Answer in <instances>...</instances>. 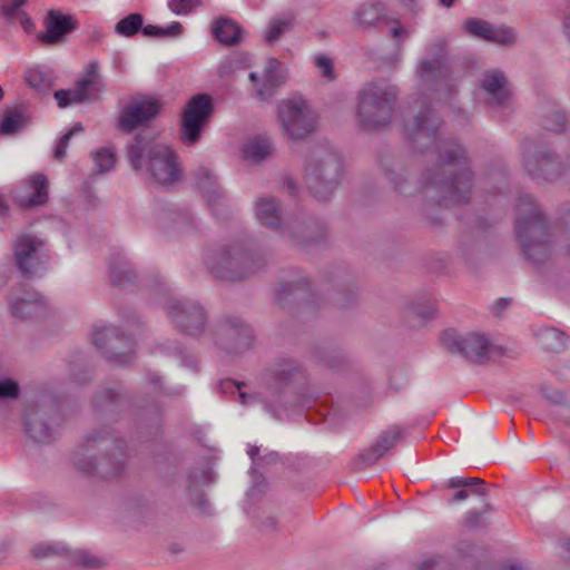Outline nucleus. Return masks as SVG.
Masks as SVG:
<instances>
[{"instance_id":"nucleus-33","label":"nucleus","mask_w":570,"mask_h":570,"mask_svg":"<svg viewBox=\"0 0 570 570\" xmlns=\"http://www.w3.org/2000/svg\"><path fill=\"white\" fill-rule=\"evenodd\" d=\"M127 404V396L122 386L106 387L94 399V406L101 413L116 412Z\"/></svg>"},{"instance_id":"nucleus-17","label":"nucleus","mask_w":570,"mask_h":570,"mask_svg":"<svg viewBox=\"0 0 570 570\" xmlns=\"http://www.w3.org/2000/svg\"><path fill=\"white\" fill-rule=\"evenodd\" d=\"M215 344L227 353H243L253 341L250 326L240 317L228 315L218 321L213 331Z\"/></svg>"},{"instance_id":"nucleus-1","label":"nucleus","mask_w":570,"mask_h":570,"mask_svg":"<svg viewBox=\"0 0 570 570\" xmlns=\"http://www.w3.org/2000/svg\"><path fill=\"white\" fill-rule=\"evenodd\" d=\"M441 124L442 119L438 112L431 106L422 105L404 126L414 151L436 154L435 166L422 173V190L431 194V197L442 206L465 204L472 197L473 171L462 145L455 141H440Z\"/></svg>"},{"instance_id":"nucleus-10","label":"nucleus","mask_w":570,"mask_h":570,"mask_svg":"<svg viewBox=\"0 0 570 570\" xmlns=\"http://www.w3.org/2000/svg\"><path fill=\"white\" fill-rule=\"evenodd\" d=\"M277 111L282 134L287 139L302 140L317 128L316 117L302 97L279 101Z\"/></svg>"},{"instance_id":"nucleus-51","label":"nucleus","mask_w":570,"mask_h":570,"mask_svg":"<svg viewBox=\"0 0 570 570\" xmlns=\"http://www.w3.org/2000/svg\"><path fill=\"white\" fill-rule=\"evenodd\" d=\"M212 470L208 466L194 469L187 478V490L191 494L199 487L209 484L213 481Z\"/></svg>"},{"instance_id":"nucleus-16","label":"nucleus","mask_w":570,"mask_h":570,"mask_svg":"<svg viewBox=\"0 0 570 570\" xmlns=\"http://www.w3.org/2000/svg\"><path fill=\"white\" fill-rule=\"evenodd\" d=\"M45 242L31 234H21L13 242V256L19 272L27 278L38 276L48 261Z\"/></svg>"},{"instance_id":"nucleus-39","label":"nucleus","mask_w":570,"mask_h":570,"mask_svg":"<svg viewBox=\"0 0 570 570\" xmlns=\"http://www.w3.org/2000/svg\"><path fill=\"white\" fill-rule=\"evenodd\" d=\"M385 18L384 4L380 1L360 6L354 14L353 21L358 28L368 29L375 27L379 21Z\"/></svg>"},{"instance_id":"nucleus-60","label":"nucleus","mask_w":570,"mask_h":570,"mask_svg":"<svg viewBox=\"0 0 570 570\" xmlns=\"http://www.w3.org/2000/svg\"><path fill=\"white\" fill-rule=\"evenodd\" d=\"M158 350H159V353H161V354H170V355L173 354V355L180 356V363L185 366H188L191 368H195V366H196V362L193 358L187 357L185 355L184 351L178 345L171 346L170 344L163 343V344L158 345Z\"/></svg>"},{"instance_id":"nucleus-53","label":"nucleus","mask_w":570,"mask_h":570,"mask_svg":"<svg viewBox=\"0 0 570 570\" xmlns=\"http://www.w3.org/2000/svg\"><path fill=\"white\" fill-rule=\"evenodd\" d=\"M26 79L28 85L40 94H47L52 87V81L39 70H30Z\"/></svg>"},{"instance_id":"nucleus-52","label":"nucleus","mask_w":570,"mask_h":570,"mask_svg":"<svg viewBox=\"0 0 570 570\" xmlns=\"http://www.w3.org/2000/svg\"><path fill=\"white\" fill-rule=\"evenodd\" d=\"M219 387L223 393L237 392L239 401L244 405L253 404L254 402H259V392L254 394H247L240 390V384L233 380L226 379L220 381Z\"/></svg>"},{"instance_id":"nucleus-35","label":"nucleus","mask_w":570,"mask_h":570,"mask_svg":"<svg viewBox=\"0 0 570 570\" xmlns=\"http://www.w3.org/2000/svg\"><path fill=\"white\" fill-rule=\"evenodd\" d=\"M281 63L277 59H268L262 85L257 86V96L261 100H266L274 95L277 87L284 83L285 77L279 72Z\"/></svg>"},{"instance_id":"nucleus-29","label":"nucleus","mask_w":570,"mask_h":570,"mask_svg":"<svg viewBox=\"0 0 570 570\" xmlns=\"http://www.w3.org/2000/svg\"><path fill=\"white\" fill-rule=\"evenodd\" d=\"M31 120L29 108L21 104L3 111L0 122V134L3 136H13L24 129Z\"/></svg>"},{"instance_id":"nucleus-11","label":"nucleus","mask_w":570,"mask_h":570,"mask_svg":"<svg viewBox=\"0 0 570 570\" xmlns=\"http://www.w3.org/2000/svg\"><path fill=\"white\" fill-rule=\"evenodd\" d=\"M60 422L61 415L53 400H37L28 404L24 430L35 442L49 443L55 440Z\"/></svg>"},{"instance_id":"nucleus-8","label":"nucleus","mask_w":570,"mask_h":570,"mask_svg":"<svg viewBox=\"0 0 570 570\" xmlns=\"http://www.w3.org/2000/svg\"><path fill=\"white\" fill-rule=\"evenodd\" d=\"M343 159L330 145L320 144L304 163V181L308 193L321 202H327L343 178Z\"/></svg>"},{"instance_id":"nucleus-3","label":"nucleus","mask_w":570,"mask_h":570,"mask_svg":"<svg viewBox=\"0 0 570 570\" xmlns=\"http://www.w3.org/2000/svg\"><path fill=\"white\" fill-rule=\"evenodd\" d=\"M307 385V373L297 360L279 358L267 371L265 386L259 391V402L274 417L281 412L305 404L299 392Z\"/></svg>"},{"instance_id":"nucleus-37","label":"nucleus","mask_w":570,"mask_h":570,"mask_svg":"<svg viewBox=\"0 0 570 570\" xmlns=\"http://www.w3.org/2000/svg\"><path fill=\"white\" fill-rule=\"evenodd\" d=\"M32 190L30 196L20 197L18 204L23 209L42 206L48 202V179L43 174H37L29 180Z\"/></svg>"},{"instance_id":"nucleus-46","label":"nucleus","mask_w":570,"mask_h":570,"mask_svg":"<svg viewBox=\"0 0 570 570\" xmlns=\"http://www.w3.org/2000/svg\"><path fill=\"white\" fill-rule=\"evenodd\" d=\"M140 31L146 37L178 38L183 35L184 27L180 22L174 21L166 28L154 24H142V29H140Z\"/></svg>"},{"instance_id":"nucleus-58","label":"nucleus","mask_w":570,"mask_h":570,"mask_svg":"<svg viewBox=\"0 0 570 570\" xmlns=\"http://www.w3.org/2000/svg\"><path fill=\"white\" fill-rule=\"evenodd\" d=\"M446 487L475 489L479 487H485V482L479 478L454 476L446 481Z\"/></svg>"},{"instance_id":"nucleus-50","label":"nucleus","mask_w":570,"mask_h":570,"mask_svg":"<svg viewBox=\"0 0 570 570\" xmlns=\"http://www.w3.org/2000/svg\"><path fill=\"white\" fill-rule=\"evenodd\" d=\"M116 161L115 153L111 148L105 147L94 154L96 174H105L114 168Z\"/></svg>"},{"instance_id":"nucleus-41","label":"nucleus","mask_w":570,"mask_h":570,"mask_svg":"<svg viewBox=\"0 0 570 570\" xmlns=\"http://www.w3.org/2000/svg\"><path fill=\"white\" fill-rule=\"evenodd\" d=\"M273 151V144L269 139L256 137L248 141L243 149L244 157L253 163L265 160Z\"/></svg>"},{"instance_id":"nucleus-9","label":"nucleus","mask_w":570,"mask_h":570,"mask_svg":"<svg viewBox=\"0 0 570 570\" xmlns=\"http://www.w3.org/2000/svg\"><path fill=\"white\" fill-rule=\"evenodd\" d=\"M431 58L421 60L415 69L422 87L436 92L449 94L458 86V78L449 68L442 41L428 47Z\"/></svg>"},{"instance_id":"nucleus-64","label":"nucleus","mask_w":570,"mask_h":570,"mask_svg":"<svg viewBox=\"0 0 570 570\" xmlns=\"http://www.w3.org/2000/svg\"><path fill=\"white\" fill-rule=\"evenodd\" d=\"M357 298V291L355 287L342 288L337 292L335 301L340 307H347Z\"/></svg>"},{"instance_id":"nucleus-19","label":"nucleus","mask_w":570,"mask_h":570,"mask_svg":"<svg viewBox=\"0 0 570 570\" xmlns=\"http://www.w3.org/2000/svg\"><path fill=\"white\" fill-rule=\"evenodd\" d=\"M155 224L167 232L187 234L196 228L194 215L184 207L158 202L153 207Z\"/></svg>"},{"instance_id":"nucleus-59","label":"nucleus","mask_w":570,"mask_h":570,"mask_svg":"<svg viewBox=\"0 0 570 570\" xmlns=\"http://www.w3.org/2000/svg\"><path fill=\"white\" fill-rule=\"evenodd\" d=\"M459 490L449 499V503H456L466 500L471 495L485 498L488 494L485 487H479L475 489L458 488Z\"/></svg>"},{"instance_id":"nucleus-45","label":"nucleus","mask_w":570,"mask_h":570,"mask_svg":"<svg viewBox=\"0 0 570 570\" xmlns=\"http://www.w3.org/2000/svg\"><path fill=\"white\" fill-rule=\"evenodd\" d=\"M55 99L60 108H66L71 104L82 102L88 99V90L77 83L73 89H60L55 91Z\"/></svg>"},{"instance_id":"nucleus-56","label":"nucleus","mask_w":570,"mask_h":570,"mask_svg":"<svg viewBox=\"0 0 570 570\" xmlns=\"http://www.w3.org/2000/svg\"><path fill=\"white\" fill-rule=\"evenodd\" d=\"M416 570H453V566L443 556H434L422 560Z\"/></svg>"},{"instance_id":"nucleus-4","label":"nucleus","mask_w":570,"mask_h":570,"mask_svg":"<svg viewBox=\"0 0 570 570\" xmlns=\"http://www.w3.org/2000/svg\"><path fill=\"white\" fill-rule=\"evenodd\" d=\"M514 230L529 262L543 264L551 257L554 234L540 206L529 194L520 195L515 204Z\"/></svg>"},{"instance_id":"nucleus-27","label":"nucleus","mask_w":570,"mask_h":570,"mask_svg":"<svg viewBox=\"0 0 570 570\" xmlns=\"http://www.w3.org/2000/svg\"><path fill=\"white\" fill-rule=\"evenodd\" d=\"M196 186L210 207L226 204L224 189L219 185L217 175L208 167L200 166L195 171Z\"/></svg>"},{"instance_id":"nucleus-31","label":"nucleus","mask_w":570,"mask_h":570,"mask_svg":"<svg viewBox=\"0 0 570 570\" xmlns=\"http://www.w3.org/2000/svg\"><path fill=\"white\" fill-rule=\"evenodd\" d=\"M109 277L112 285L121 288L136 284L138 279L132 265L120 255L110 261Z\"/></svg>"},{"instance_id":"nucleus-49","label":"nucleus","mask_w":570,"mask_h":570,"mask_svg":"<svg viewBox=\"0 0 570 570\" xmlns=\"http://www.w3.org/2000/svg\"><path fill=\"white\" fill-rule=\"evenodd\" d=\"M489 502H484L481 510H470L464 514L463 524L465 528L475 530L488 527L487 514L492 510Z\"/></svg>"},{"instance_id":"nucleus-61","label":"nucleus","mask_w":570,"mask_h":570,"mask_svg":"<svg viewBox=\"0 0 570 570\" xmlns=\"http://www.w3.org/2000/svg\"><path fill=\"white\" fill-rule=\"evenodd\" d=\"M20 389L16 381L7 377H0V400L17 399Z\"/></svg>"},{"instance_id":"nucleus-5","label":"nucleus","mask_w":570,"mask_h":570,"mask_svg":"<svg viewBox=\"0 0 570 570\" xmlns=\"http://www.w3.org/2000/svg\"><path fill=\"white\" fill-rule=\"evenodd\" d=\"M126 157L132 170L145 174L154 184L168 187L180 179L181 168L176 151L141 134L127 145Z\"/></svg>"},{"instance_id":"nucleus-30","label":"nucleus","mask_w":570,"mask_h":570,"mask_svg":"<svg viewBox=\"0 0 570 570\" xmlns=\"http://www.w3.org/2000/svg\"><path fill=\"white\" fill-rule=\"evenodd\" d=\"M312 354L315 361L332 370L342 368L348 361V355L342 347L330 343L315 345Z\"/></svg>"},{"instance_id":"nucleus-28","label":"nucleus","mask_w":570,"mask_h":570,"mask_svg":"<svg viewBox=\"0 0 570 570\" xmlns=\"http://www.w3.org/2000/svg\"><path fill=\"white\" fill-rule=\"evenodd\" d=\"M481 89L487 94L489 102L494 106H502L510 97L508 79L504 72L498 69L484 71Z\"/></svg>"},{"instance_id":"nucleus-12","label":"nucleus","mask_w":570,"mask_h":570,"mask_svg":"<svg viewBox=\"0 0 570 570\" xmlns=\"http://www.w3.org/2000/svg\"><path fill=\"white\" fill-rule=\"evenodd\" d=\"M441 341L450 353L461 355L476 364H484L498 352V347L485 335L478 332L459 334L455 331H445Z\"/></svg>"},{"instance_id":"nucleus-36","label":"nucleus","mask_w":570,"mask_h":570,"mask_svg":"<svg viewBox=\"0 0 570 570\" xmlns=\"http://www.w3.org/2000/svg\"><path fill=\"white\" fill-rule=\"evenodd\" d=\"M539 121L543 129L562 132L567 126V116L556 102L548 101L539 108Z\"/></svg>"},{"instance_id":"nucleus-43","label":"nucleus","mask_w":570,"mask_h":570,"mask_svg":"<svg viewBox=\"0 0 570 570\" xmlns=\"http://www.w3.org/2000/svg\"><path fill=\"white\" fill-rule=\"evenodd\" d=\"M541 346L549 352H561L567 346V336L561 331L550 327L538 335Z\"/></svg>"},{"instance_id":"nucleus-38","label":"nucleus","mask_w":570,"mask_h":570,"mask_svg":"<svg viewBox=\"0 0 570 570\" xmlns=\"http://www.w3.org/2000/svg\"><path fill=\"white\" fill-rule=\"evenodd\" d=\"M240 26L230 18H219L213 24V36L225 46H236L240 42Z\"/></svg>"},{"instance_id":"nucleus-32","label":"nucleus","mask_w":570,"mask_h":570,"mask_svg":"<svg viewBox=\"0 0 570 570\" xmlns=\"http://www.w3.org/2000/svg\"><path fill=\"white\" fill-rule=\"evenodd\" d=\"M256 216L259 223L274 230L282 228L281 208L276 198L262 197L256 202Z\"/></svg>"},{"instance_id":"nucleus-7","label":"nucleus","mask_w":570,"mask_h":570,"mask_svg":"<svg viewBox=\"0 0 570 570\" xmlns=\"http://www.w3.org/2000/svg\"><path fill=\"white\" fill-rule=\"evenodd\" d=\"M205 265L216 281L239 283L261 272L266 262L263 256L252 253L243 242L235 240L212 248Z\"/></svg>"},{"instance_id":"nucleus-6","label":"nucleus","mask_w":570,"mask_h":570,"mask_svg":"<svg viewBox=\"0 0 570 570\" xmlns=\"http://www.w3.org/2000/svg\"><path fill=\"white\" fill-rule=\"evenodd\" d=\"M399 94V88L386 79L365 83L357 95V127L367 132H382L389 129Z\"/></svg>"},{"instance_id":"nucleus-44","label":"nucleus","mask_w":570,"mask_h":570,"mask_svg":"<svg viewBox=\"0 0 570 570\" xmlns=\"http://www.w3.org/2000/svg\"><path fill=\"white\" fill-rule=\"evenodd\" d=\"M142 14L134 12L120 19L115 26V31L119 36L131 38L142 29Z\"/></svg>"},{"instance_id":"nucleus-21","label":"nucleus","mask_w":570,"mask_h":570,"mask_svg":"<svg viewBox=\"0 0 570 570\" xmlns=\"http://www.w3.org/2000/svg\"><path fill=\"white\" fill-rule=\"evenodd\" d=\"M160 105L155 99H140L127 104L119 112L117 125L124 132H132L140 126L147 125L159 114Z\"/></svg>"},{"instance_id":"nucleus-63","label":"nucleus","mask_w":570,"mask_h":570,"mask_svg":"<svg viewBox=\"0 0 570 570\" xmlns=\"http://www.w3.org/2000/svg\"><path fill=\"white\" fill-rule=\"evenodd\" d=\"M315 65L320 69L323 77L328 80L335 79L334 65L332 59L326 55H318L315 58Z\"/></svg>"},{"instance_id":"nucleus-22","label":"nucleus","mask_w":570,"mask_h":570,"mask_svg":"<svg viewBox=\"0 0 570 570\" xmlns=\"http://www.w3.org/2000/svg\"><path fill=\"white\" fill-rule=\"evenodd\" d=\"M463 28L472 37L500 46L510 47L518 40V33L513 28L508 26L495 27L491 22L479 18L466 19Z\"/></svg>"},{"instance_id":"nucleus-15","label":"nucleus","mask_w":570,"mask_h":570,"mask_svg":"<svg viewBox=\"0 0 570 570\" xmlns=\"http://www.w3.org/2000/svg\"><path fill=\"white\" fill-rule=\"evenodd\" d=\"M94 342L101 354L115 365L134 361V343L130 335L116 326H104L94 332Z\"/></svg>"},{"instance_id":"nucleus-42","label":"nucleus","mask_w":570,"mask_h":570,"mask_svg":"<svg viewBox=\"0 0 570 570\" xmlns=\"http://www.w3.org/2000/svg\"><path fill=\"white\" fill-rule=\"evenodd\" d=\"M68 554L67 567L76 566L85 569H100L107 564L104 558L88 550H69Z\"/></svg>"},{"instance_id":"nucleus-57","label":"nucleus","mask_w":570,"mask_h":570,"mask_svg":"<svg viewBox=\"0 0 570 570\" xmlns=\"http://www.w3.org/2000/svg\"><path fill=\"white\" fill-rule=\"evenodd\" d=\"M27 0H12L9 3H3L0 7V18L7 21H12L14 18H19V13L22 11L20 8L26 4Z\"/></svg>"},{"instance_id":"nucleus-62","label":"nucleus","mask_w":570,"mask_h":570,"mask_svg":"<svg viewBox=\"0 0 570 570\" xmlns=\"http://www.w3.org/2000/svg\"><path fill=\"white\" fill-rule=\"evenodd\" d=\"M98 69H99V63L98 61L94 60V61H90L86 69H85V75L82 78H80L77 83L80 85L82 88L87 89L90 87V86H94L95 85V80L97 78V75H98Z\"/></svg>"},{"instance_id":"nucleus-48","label":"nucleus","mask_w":570,"mask_h":570,"mask_svg":"<svg viewBox=\"0 0 570 570\" xmlns=\"http://www.w3.org/2000/svg\"><path fill=\"white\" fill-rule=\"evenodd\" d=\"M294 28V18L288 17L284 19L274 18L271 20L266 31L265 40L269 43L278 40L284 33Z\"/></svg>"},{"instance_id":"nucleus-55","label":"nucleus","mask_w":570,"mask_h":570,"mask_svg":"<svg viewBox=\"0 0 570 570\" xmlns=\"http://www.w3.org/2000/svg\"><path fill=\"white\" fill-rule=\"evenodd\" d=\"M168 9L177 16H186L202 6L200 0H169Z\"/></svg>"},{"instance_id":"nucleus-24","label":"nucleus","mask_w":570,"mask_h":570,"mask_svg":"<svg viewBox=\"0 0 570 570\" xmlns=\"http://www.w3.org/2000/svg\"><path fill=\"white\" fill-rule=\"evenodd\" d=\"M11 314L21 320L41 316L47 311L42 295L32 288L21 286L9 301Z\"/></svg>"},{"instance_id":"nucleus-20","label":"nucleus","mask_w":570,"mask_h":570,"mask_svg":"<svg viewBox=\"0 0 570 570\" xmlns=\"http://www.w3.org/2000/svg\"><path fill=\"white\" fill-rule=\"evenodd\" d=\"M524 168L534 179L553 180L563 174L558 156L547 146L524 153Z\"/></svg>"},{"instance_id":"nucleus-34","label":"nucleus","mask_w":570,"mask_h":570,"mask_svg":"<svg viewBox=\"0 0 570 570\" xmlns=\"http://www.w3.org/2000/svg\"><path fill=\"white\" fill-rule=\"evenodd\" d=\"M279 292L284 299L291 297L293 301L306 306L314 303L315 294L311 291L309 281L305 277L282 283Z\"/></svg>"},{"instance_id":"nucleus-47","label":"nucleus","mask_w":570,"mask_h":570,"mask_svg":"<svg viewBox=\"0 0 570 570\" xmlns=\"http://www.w3.org/2000/svg\"><path fill=\"white\" fill-rule=\"evenodd\" d=\"M541 392L544 399L559 406L558 415L570 423V401L560 391L549 386H542Z\"/></svg>"},{"instance_id":"nucleus-54","label":"nucleus","mask_w":570,"mask_h":570,"mask_svg":"<svg viewBox=\"0 0 570 570\" xmlns=\"http://www.w3.org/2000/svg\"><path fill=\"white\" fill-rule=\"evenodd\" d=\"M83 130V127L80 122H77L69 129L57 142L53 157L57 160H61L67 155V148L69 146L70 139L77 134Z\"/></svg>"},{"instance_id":"nucleus-14","label":"nucleus","mask_w":570,"mask_h":570,"mask_svg":"<svg viewBox=\"0 0 570 570\" xmlns=\"http://www.w3.org/2000/svg\"><path fill=\"white\" fill-rule=\"evenodd\" d=\"M165 311L173 326L180 333L198 337L205 332L207 314L198 302L173 298L165 305Z\"/></svg>"},{"instance_id":"nucleus-25","label":"nucleus","mask_w":570,"mask_h":570,"mask_svg":"<svg viewBox=\"0 0 570 570\" xmlns=\"http://www.w3.org/2000/svg\"><path fill=\"white\" fill-rule=\"evenodd\" d=\"M380 163L384 176L392 185L393 189L403 195H412L415 187L412 186L407 167L397 156L383 153L380 156Z\"/></svg>"},{"instance_id":"nucleus-2","label":"nucleus","mask_w":570,"mask_h":570,"mask_svg":"<svg viewBox=\"0 0 570 570\" xmlns=\"http://www.w3.org/2000/svg\"><path fill=\"white\" fill-rule=\"evenodd\" d=\"M129 459L125 438L114 428L102 426L87 433L72 455L80 472L104 480L124 475Z\"/></svg>"},{"instance_id":"nucleus-40","label":"nucleus","mask_w":570,"mask_h":570,"mask_svg":"<svg viewBox=\"0 0 570 570\" xmlns=\"http://www.w3.org/2000/svg\"><path fill=\"white\" fill-rule=\"evenodd\" d=\"M69 549L60 542H41L31 549V556L37 560H60L63 567H67Z\"/></svg>"},{"instance_id":"nucleus-13","label":"nucleus","mask_w":570,"mask_h":570,"mask_svg":"<svg viewBox=\"0 0 570 570\" xmlns=\"http://www.w3.org/2000/svg\"><path fill=\"white\" fill-rule=\"evenodd\" d=\"M214 112L213 97L197 94L185 105L180 117V137L187 145H195Z\"/></svg>"},{"instance_id":"nucleus-26","label":"nucleus","mask_w":570,"mask_h":570,"mask_svg":"<svg viewBox=\"0 0 570 570\" xmlns=\"http://www.w3.org/2000/svg\"><path fill=\"white\" fill-rule=\"evenodd\" d=\"M404 436V429L399 425H391L386 430H384L375 443L360 453L357 458V463L363 464L365 466L372 465L380 458L385 455L399 441H401Z\"/></svg>"},{"instance_id":"nucleus-18","label":"nucleus","mask_w":570,"mask_h":570,"mask_svg":"<svg viewBox=\"0 0 570 570\" xmlns=\"http://www.w3.org/2000/svg\"><path fill=\"white\" fill-rule=\"evenodd\" d=\"M283 234L293 246L307 250L326 244L328 227L323 219L305 216L288 223Z\"/></svg>"},{"instance_id":"nucleus-23","label":"nucleus","mask_w":570,"mask_h":570,"mask_svg":"<svg viewBox=\"0 0 570 570\" xmlns=\"http://www.w3.org/2000/svg\"><path fill=\"white\" fill-rule=\"evenodd\" d=\"M45 31L37 35V39L47 46L65 41L66 35L78 28V21L59 9H50L43 18Z\"/></svg>"}]
</instances>
